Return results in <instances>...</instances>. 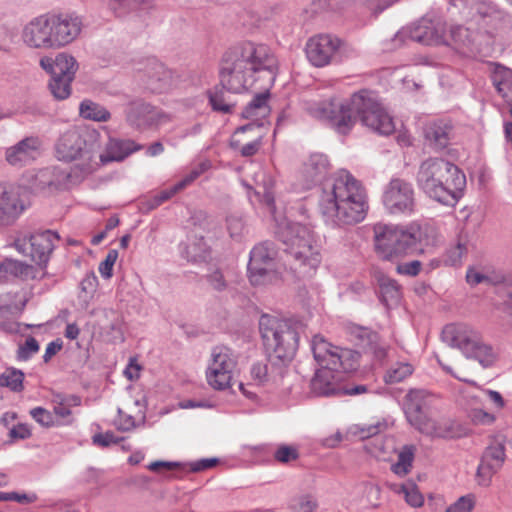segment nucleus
Here are the masks:
<instances>
[{
    "label": "nucleus",
    "instance_id": "obj_1",
    "mask_svg": "<svg viewBox=\"0 0 512 512\" xmlns=\"http://www.w3.org/2000/svg\"><path fill=\"white\" fill-rule=\"evenodd\" d=\"M271 58L267 46L244 42L229 49L223 56L219 71V84L209 90V103L214 111L233 113L236 103L229 93H241L255 85L254 72L262 70L269 82L273 74L269 70Z\"/></svg>",
    "mask_w": 512,
    "mask_h": 512
},
{
    "label": "nucleus",
    "instance_id": "obj_2",
    "mask_svg": "<svg viewBox=\"0 0 512 512\" xmlns=\"http://www.w3.org/2000/svg\"><path fill=\"white\" fill-rule=\"evenodd\" d=\"M308 110L315 118L328 121L341 134H347L357 118L381 135H390L395 131L393 118L380 104L375 93L365 89L348 99L332 98L313 104Z\"/></svg>",
    "mask_w": 512,
    "mask_h": 512
},
{
    "label": "nucleus",
    "instance_id": "obj_3",
    "mask_svg": "<svg viewBox=\"0 0 512 512\" xmlns=\"http://www.w3.org/2000/svg\"><path fill=\"white\" fill-rule=\"evenodd\" d=\"M319 207L328 224L355 225L364 220L368 210L365 188L349 172L340 171L323 184Z\"/></svg>",
    "mask_w": 512,
    "mask_h": 512
},
{
    "label": "nucleus",
    "instance_id": "obj_4",
    "mask_svg": "<svg viewBox=\"0 0 512 512\" xmlns=\"http://www.w3.org/2000/svg\"><path fill=\"white\" fill-rule=\"evenodd\" d=\"M416 183L428 197L444 205H454L466 186V177L452 162L430 157L421 162Z\"/></svg>",
    "mask_w": 512,
    "mask_h": 512
},
{
    "label": "nucleus",
    "instance_id": "obj_5",
    "mask_svg": "<svg viewBox=\"0 0 512 512\" xmlns=\"http://www.w3.org/2000/svg\"><path fill=\"white\" fill-rule=\"evenodd\" d=\"M259 331L268 363L283 377L287 364L298 348L299 334L289 320L263 314L259 319Z\"/></svg>",
    "mask_w": 512,
    "mask_h": 512
},
{
    "label": "nucleus",
    "instance_id": "obj_6",
    "mask_svg": "<svg viewBox=\"0 0 512 512\" xmlns=\"http://www.w3.org/2000/svg\"><path fill=\"white\" fill-rule=\"evenodd\" d=\"M286 262L298 277H310L321 263L319 246L313 232L299 223L287 224L279 234Z\"/></svg>",
    "mask_w": 512,
    "mask_h": 512
},
{
    "label": "nucleus",
    "instance_id": "obj_7",
    "mask_svg": "<svg viewBox=\"0 0 512 512\" xmlns=\"http://www.w3.org/2000/svg\"><path fill=\"white\" fill-rule=\"evenodd\" d=\"M101 149L99 133L81 127L63 132L55 143V154L63 162L79 161L75 170L82 176L93 173L98 167L97 154Z\"/></svg>",
    "mask_w": 512,
    "mask_h": 512
},
{
    "label": "nucleus",
    "instance_id": "obj_8",
    "mask_svg": "<svg viewBox=\"0 0 512 512\" xmlns=\"http://www.w3.org/2000/svg\"><path fill=\"white\" fill-rule=\"evenodd\" d=\"M376 253L383 260L392 261L416 250L422 241L421 226L378 223L373 227Z\"/></svg>",
    "mask_w": 512,
    "mask_h": 512
},
{
    "label": "nucleus",
    "instance_id": "obj_9",
    "mask_svg": "<svg viewBox=\"0 0 512 512\" xmlns=\"http://www.w3.org/2000/svg\"><path fill=\"white\" fill-rule=\"evenodd\" d=\"M442 340L450 347L459 349L467 358L477 360L483 366L493 362V353L481 335L463 324H450L442 331Z\"/></svg>",
    "mask_w": 512,
    "mask_h": 512
},
{
    "label": "nucleus",
    "instance_id": "obj_10",
    "mask_svg": "<svg viewBox=\"0 0 512 512\" xmlns=\"http://www.w3.org/2000/svg\"><path fill=\"white\" fill-rule=\"evenodd\" d=\"M40 65L51 75L49 89L52 95L58 100L68 98L71 93V82L78 69L76 59L72 55L59 53L55 58H42Z\"/></svg>",
    "mask_w": 512,
    "mask_h": 512
},
{
    "label": "nucleus",
    "instance_id": "obj_11",
    "mask_svg": "<svg viewBox=\"0 0 512 512\" xmlns=\"http://www.w3.org/2000/svg\"><path fill=\"white\" fill-rule=\"evenodd\" d=\"M407 38L424 45L448 44L446 24L440 19L423 18L413 26L398 31L391 39V44L386 45L385 50L400 47Z\"/></svg>",
    "mask_w": 512,
    "mask_h": 512
},
{
    "label": "nucleus",
    "instance_id": "obj_12",
    "mask_svg": "<svg viewBox=\"0 0 512 512\" xmlns=\"http://www.w3.org/2000/svg\"><path fill=\"white\" fill-rule=\"evenodd\" d=\"M382 203L392 215H410L416 208L415 190L411 182L395 177L384 187Z\"/></svg>",
    "mask_w": 512,
    "mask_h": 512
},
{
    "label": "nucleus",
    "instance_id": "obj_13",
    "mask_svg": "<svg viewBox=\"0 0 512 512\" xmlns=\"http://www.w3.org/2000/svg\"><path fill=\"white\" fill-rule=\"evenodd\" d=\"M58 240L59 237L55 232L45 230L16 238L14 247L19 253L29 256L39 268L43 269L54 250L55 241Z\"/></svg>",
    "mask_w": 512,
    "mask_h": 512
},
{
    "label": "nucleus",
    "instance_id": "obj_14",
    "mask_svg": "<svg viewBox=\"0 0 512 512\" xmlns=\"http://www.w3.org/2000/svg\"><path fill=\"white\" fill-rule=\"evenodd\" d=\"M312 352L321 367L342 369L343 372H350L357 367L356 354L333 346L320 335H315L312 339Z\"/></svg>",
    "mask_w": 512,
    "mask_h": 512
},
{
    "label": "nucleus",
    "instance_id": "obj_15",
    "mask_svg": "<svg viewBox=\"0 0 512 512\" xmlns=\"http://www.w3.org/2000/svg\"><path fill=\"white\" fill-rule=\"evenodd\" d=\"M236 359L230 348L226 346L214 347L211 352V361L206 371L208 384L216 390H224L230 386Z\"/></svg>",
    "mask_w": 512,
    "mask_h": 512
},
{
    "label": "nucleus",
    "instance_id": "obj_16",
    "mask_svg": "<svg viewBox=\"0 0 512 512\" xmlns=\"http://www.w3.org/2000/svg\"><path fill=\"white\" fill-rule=\"evenodd\" d=\"M276 257L274 244L269 241L259 243L251 250L248 273L253 285H261L271 279L275 271Z\"/></svg>",
    "mask_w": 512,
    "mask_h": 512
},
{
    "label": "nucleus",
    "instance_id": "obj_17",
    "mask_svg": "<svg viewBox=\"0 0 512 512\" xmlns=\"http://www.w3.org/2000/svg\"><path fill=\"white\" fill-rule=\"evenodd\" d=\"M267 55L271 58V65L269 68H264L265 70H269L272 72L273 77L271 82H269L266 78V74L264 71L259 70L254 72L255 84L260 82L259 88L262 89L261 92L257 93L254 98L247 104V106L242 111L241 115L245 119H254L258 117L265 116L268 112V99L270 97V88L272 87L277 71V62L275 56L271 53L270 49L267 47Z\"/></svg>",
    "mask_w": 512,
    "mask_h": 512
},
{
    "label": "nucleus",
    "instance_id": "obj_18",
    "mask_svg": "<svg viewBox=\"0 0 512 512\" xmlns=\"http://www.w3.org/2000/svg\"><path fill=\"white\" fill-rule=\"evenodd\" d=\"M125 115L127 122L136 128L160 125L171 120L167 113L141 100L130 102Z\"/></svg>",
    "mask_w": 512,
    "mask_h": 512
},
{
    "label": "nucleus",
    "instance_id": "obj_19",
    "mask_svg": "<svg viewBox=\"0 0 512 512\" xmlns=\"http://www.w3.org/2000/svg\"><path fill=\"white\" fill-rule=\"evenodd\" d=\"M143 77L146 88L153 93L167 92L178 83V75L155 59L148 60Z\"/></svg>",
    "mask_w": 512,
    "mask_h": 512
},
{
    "label": "nucleus",
    "instance_id": "obj_20",
    "mask_svg": "<svg viewBox=\"0 0 512 512\" xmlns=\"http://www.w3.org/2000/svg\"><path fill=\"white\" fill-rule=\"evenodd\" d=\"M50 24L55 47H62L73 42L81 33L83 22L75 14H50Z\"/></svg>",
    "mask_w": 512,
    "mask_h": 512
},
{
    "label": "nucleus",
    "instance_id": "obj_21",
    "mask_svg": "<svg viewBox=\"0 0 512 512\" xmlns=\"http://www.w3.org/2000/svg\"><path fill=\"white\" fill-rule=\"evenodd\" d=\"M23 40L28 46L34 48H56L50 14L31 20L23 30Z\"/></svg>",
    "mask_w": 512,
    "mask_h": 512
},
{
    "label": "nucleus",
    "instance_id": "obj_22",
    "mask_svg": "<svg viewBox=\"0 0 512 512\" xmlns=\"http://www.w3.org/2000/svg\"><path fill=\"white\" fill-rule=\"evenodd\" d=\"M339 44L340 41L330 35L312 37L306 44L307 57L314 66L323 67L330 63Z\"/></svg>",
    "mask_w": 512,
    "mask_h": 512
},
{
    "label": "nucleus",
    "instance_id": "obj_23",
    "mask_svg": "<svg viewBox=\"0 0 512 512\" xmlns=\"http://www.w3.org/2000/svg\"><path fill=\"white\" fill-rule=\"evenodd\" d=\"M505 457L504 442L494 439L483 452L477 469V475L484 477L483 485L489 484L492 475L502 467Z\"/></svg>",
    "mask_w": 512,
    "mask_h": 512
},
{
    "label": "nucleus",
    "instance_id": "obj_24",
    "mask_svg": "<svg viewBox=\"0 0 512 512\" xmlns=\"http://www.w3.org/2000/svg\"><path fill=\"white\" fill-rule=\"evenodd\" d=\"M39 141L28 137L6 150V160L13 166H24L39 156Z\"/></svg>",
    "mask_w": 512,
    "mask_h": 512
},
{
    "label": "nucleus",
    "instance_id": "obj_25",
    "mask_svg": "<svg viewBox=\"0 0 512 512\" xmlns=\"http://www.w3.org/2000/svg\"><path fill=\"white\" fill-rule=\"evenodd\" d=\"M141 149L142 146L136 144L132 140L111 138L106 144L105 152H98L97 159H99V165H104L113 161L120 162L133 152L139 151Z\"/></svg>",
    "mask_w": 512,
    "mask_h": 512
},
{
    "label": "nucleus",
    "instance_id": "obj_26",
    "mask_svg": "<svg viewBox=\"0 0 512 512\" xmlns=\"http://www.w3.org/2000/svg\"><path fill=\"white\" fill-rule=\"evenodd\" d=\"M427 393L421 389H412L405 396L404 412L409 423L418 429L428 418L423 411Z\"/></svg>",
    "mask_w": 512,
    "mask_h": 512
},
{
    "label": "nucleus",
    "instance_id": "obj_27",
    "mask_svg": "<svg viewBox=\"0 0 512 512\" xmlns=\"http://www.w3.org/2000/svg\"><path fill=\"white\" fill-rule=\"evenodd\" d=\"M25 210V206L12 191L0 186V226L13 224Z\"/></svg>",
    "mask_w": 512,
    "mask_h": 512
},
{
    "label": "nucleus",
    "instance_id": "obj_28",
    "mask_svg": "<svg viewBox=\"0 0 512 512\" xmlns=\"http://www.w3.org/2000/svg\"><path fill=\"white\" fill-rule=\"evenodd\" d=\"M417 430L438 438L453 439L462 436L461 426L451 419L433 420L427 418Z\"/></svg>",
    "mask_w": 512,
    "mask_h": 512
},
{
    "label": "nucleus",
    "instance_id": "obj_29",
    "mask_svg": "<svg viewBox=\"0 0 512 512\" xmlns=\"http://www.w3.org/2000/svg\"><path fill=\"white\" fill-rule=\"evenodd\" d=\"M329 170V162L323 154H312L304 163L302 176L305 179L306 188L321 182L327 175Z\"/></svg>",
    "mask_w": 512,
    "mask_h": 512
},
{
    "label": "nucleus",
    "instance_id": "obj_30",
    "mask_svg": "<svg viewBox=\"0 0 512 512\" xmlns=\"http://www.w3.org/2000/svg\"><path fill=\"white\" fill-rule=\"evenodd\" d=\"M342 369H332L321 367L318 369L311 380V390L317 396L338 395L339 385L335 380L334 372Z\"/></svg>",
    "mask_w": 512,
    "mask_h": 512
},
{
    "label": "nucleus",
    "instance_id": "obj_31",
    "mask_svg": "<svg viewBox=\"0 0 512 512\" xmlns=\"http://www.w3.org/2000/svg\"><path fill=\"white\" fill-rule=\"evenodd\" d=\"M376 280L380 301L387 309L397 307L402 298L401 287L397 281L381 273L376 276Z\"/></svg>",
    "mask_w": 512,
    "mask_h": 512
},
{
    "label": "nucleus",
    "instance_id": "obj_32",
    "mask_svg": "<svg viewBox=\"0 0 512 512\" xmlns=\"http://www.w3.org/2000/svg\"><path fill=\"white\" fill-rule=\"evenodd\" d=\"M451 132V125L443 121L432 122L424 129L425 139L435 149H443L448 145Z\"/></svg>",
    "mask_w": 512,
    "mask_h": 512
},
{
    "label": "nucleus",
    "instance_id": "obj_33",
    "mask_svg": "<svg viewBox=\"0 0 512 512\" xmlns=\"http://www.w3.org/2000/svg\"><path fill=\"white\" fill-rule=\"evenodd\" d=\"M70 175L59 168H46L36 175L37 187L40 189H62Z\"/></svg>",
    "mask_w": 512,
    "mask_h": 512
},
{
    "label": "nucleus",
    "instance_id": "obj_34",
    "mask_svg": "<svg viewBox=\"0 0 512 512\" xmlns=\"http://www.w3.org/2000/svg\"><path fill=\"white\" fill-rule=\"evenodd\" d=\"M0 272H3L23 280L36 279L38 268L15 259H5L0 263Z\"/></svg>",
    "mask_w": 512,
    "mask_h": 512
},
{
    "label": "nucleus",
    "instance_id": "obj_35",
    "mask_svg": "<svg viewBox=\"0 0 512 512\" xmlns=\"http://www.w3.org/2000/svg\"><path fill=\"white\" fill-rule=\"evenodd\" d=\"M80 116L84 119L106 122L110 119V112L102 105L91 100H83L79 107Z\"/></svg>",
    "mask_w": 512,
    "mask_h": 512
},
{
    "label": "nucleus",
    "instance_id": "obj_36",
    "mask_svg": "<svg viewBox=\"0 0 512 512\" xmlns=\"http://www.w3.org/2000/svg\"><path fill=\"white\" fill-rule=\"evenodd\" d=\"M182 256L189 262L198 263L209 257V250L202 238H195L184 246Z\"/></svg>",
    "mask_w": 512,
    "mask_h": 512
},
{
    "label": "nucleus",
    "instance_id": "obj_37",
    "mask_svg": "<svg viewBox=\"0 0 512 512\" xmlns=\"http://www.w3.org/2000/svg\"><path fill=\"white\" fill-rule=\"evenodd\" d=\"M413 460V446H404L398 453L397 461L392 464L391 471L399 477H404L411 471Z\"/></svg>",
    "mask_w": 512,
    "mask_h": 512
},
{
    "label": "nucleus",
    "instance_id": "obj_38",
    "mask_svg": "<svg viewBox=\"0 0 512 512\" xmlns=\"http://www.w3.org/2000/svg\"><path fill=\"white\" fill-rule=\"evenodd\" d=\"M106 318L109 323L104 326V329L110 336L112 342H123L124 341V328H123V317L114 310L105 312Z\"/></svg>",
    "mask_w": 512,
    "mask_h": 512
},
{
    "label": "nucleus",
    "instance_id": "obj_39",
    "mask_svg": "<svg viewBox=\"0 0 512 512\" xmlns=\"http://www.w3.org/2000/svg\"><path fill=\"white\" fill-rule=\"evenodd\" d=\"M24 373L14 367L7 368L0 375V386L10 389L12 392H22L24 390Z\"/></svg>",
    "mask_w": 512,
    "mask_h": 512
},
{
    "label": "nucleus",
    "instance_id": "obj_40",
    "mask_svg": "<svg viewBox=\"0 0 512 512\" xmlns=\"http://www.w3.org/2000/svg\"><path fill=\"white\" fill-rule=\"evenodd\" d=\"M413 370L414 369L410 363H396L387 370L384 380L387 384L399 383L411 376Z\"/></svg>",
    "mask_w": 512,
    "mask_h": 512
},
{
    "label": "nucleus",
    "instance_id": "obj_41",
    "mask_svg": "<svg viewBox=\"0 0 512 512\" xmlns=\"http://www.w3.org/2000/svg\"><path fill=\"white\" fill-rule=\"evenodd\" d=\"M149 0H109L110 10L118 17H124Z\"/></svg>",
    "mask_w": 512,
    "mask_h": 512
},
{
    "label": "nucleus",
    "instance_id": "obj_42",
    "mask_svg": "<svg viewBox=\"0 0 512 512\" xmlns=\"http://www.w3.org/2000/svg\"><path fill=\"white\" fill-rule=\"evenodd\" d=\"M476 33L469 28L458 25L450 28V37L452 41L462 47H469L476 39Z\"/></svg>",
    "mask_w": 512,
    "mask_h": 512
},
{
    "label": "nucleus",
    "instance_id": "obj_43",
    "mask_svg": "<svg viewBox=\"0 0 512 512\" xmlns=\"http://www.w3.org/2000/svg\"><path fill=\"white\" fill-rule=\"evenodd\" d=\"M271 368H272V370L269 373L268 365L267 364H263V363H260V362L253 364L252 367H251V370H250L252 380L257 385H263L264 383H266L269 380V377H272V378L279 377V378H281L277 374L276 368L273 367V366H271Z\"/></svg>",
    "mask_w": 512,
    "mask_h": 512
},
{
    "label": "nucleus",
    "instance_id": "obj_44",
    "mask_svg": "<svg viewBox=\"0 0 512 512\" xmlns=\"http://www.w3.org/2000/svg\"><path fill=\"white\" fill-rule=\"evenodd\" d=\"M31 417L42 427L49 428L53 426H57L60 424H64V422L59 421L52 412L48 411L42 407H35L30 410Z\"/></svg>",
    "mask_w": 512,
    "mask_h": 512
},
{
    "label": "nucleus",
    "instance_id": "obj_45",
    "mask_svg": "<svg viewBox=\"0 0 512 512\" xmlns=\"http://www.w3.org/2000/svg\"><path fill=\"white\" fill-rule=\"evenodd\" d=\"M393 488L396 492L404 493L406 502L412 507H421L423 505L424 498L414 484L394 485Z\"/></svg>",
    "mask_w": 512,
    "mask_h": 512
},
{
    "label": "nucleus",
    "instance_id": "obj_46",
    "mask_svg": "<svg viewBox=\"0 0 512 512\" xmlns=\"http://www.w3.org/2000/svg\"><path fill=\"white\" fill-rule=\"evenodd\" d=\"M318 507L316 498L311 494H303L292 500L291 509L294 512H315Z\"/></svg>",
    "mask_w": 512,
    "mask_h": 512
},
{
    "label": "nucleus",
    "instance_id": "obj_47",
    "mask_svg": "<svg viewBox=\"0 0 512 512\" xmlns=\"http://www.w3.org/2000/svg\"><path fill=\"white\" fill-rule=\"evenodd\" d=\"M475 505L476 497L474 494L470 493L459 497L445 512H472Z\"/></svg>",
    "mask_w": 512,
    "mask_h": 512
},
{
    "label": "nucleus",
    "instance_id": "obj_48",
    "mask_svg": "<svg viewBox=\"0 0 512 512\" xmlns=\"http://www.w3.org/2000/svg\"><path fill=\"white\" fill-rule=\"evenodd\" d=\"M351 335L355 336L363 347L373 345L379 340V336L376 332L366 327L353 326L351 328Z\"/></svg>",
    "mask_w": 512,
    "mask_h": 512
},
{
    "label": "nucleus",
    "instance_id": "obj_49",
    "mask_svg": "<svg viewBox=\"0 0 512 512\" xmlns=\"http://www.w3.org/2000/svg\"><path fill=\"white\" fill-rule=\"evenodd\" d=\"M473 13L474 19H476L477 17H492L500 14V9L497 4L491 1L477 0Z\"/></svg>",
    "mask_w": 512,
    "mask_h": 512
},
{
    "label": "nucleus",
    "instance_id": "obj_50",
    "mask_svg": "<svg viewBox=\"0 0 512 512\" xmlns=\"http://www.w3.org/2000/svg\"><path fill=\"white\" fill-rule=\"evenodd\" d=\"M273 456L277 462L286 464L297 460L299 458V452L296 447L282 444L277 447Z\"/></svg>",
    "mask_w": 512,
    "mask_h": 512
},
{
    "label": "nucleus",
    "instance_id": "obj_51",
    "mask_svg": "<svg viewBox=\"0 0 512 512\" xmlns=\"http://www.w3.org/2000/svg\"><path fill=\"white\" fill-rule=\"evenodd\" d=\"M39 351V343L38 341L30 336L28 337L24 344L19 345L17 350V360L18 361H27L32 355Z\"/></svg>",
    "mask_w": 512,
    "mask_h": 512
},
{
    "label": "nucleus",
    "instance_id": "obj_52",
    "mask_svg": "<svg viewBox=\"0 0 512 512\" xmlns=\"http://www.w3.org/2000/svg\"><path fill=\"white\" fill-rule=\"evenodd\" d=\"M477 0H450L449 4L459 15L467 20H474V8Z\"/></svg>",
    "mask_w": 512,
    "mask_h": 512
},
{
    "label": "nucleus",
    "instance_id": "obj_53",
    "mask_svg": "<svg viewBox=\"0 0 512 512\" xmlns=\"http://www.w3.org/2000/svg\"><path fill=\"white\" fill-rule=\"evenodd\" d=\"M469 417L475 425H491L496 421L494 414L479 408L471 409Z\"/></svg>",
    "mask_w": 512,
    "mask_h": 512
},
{
    "label": "nucleus",
    "instance_id": "obj_54",
    "mask_svg": "<svg viewBox=\"0 0 512 512\" xmlns=\"http://www.w3.org/2000/svg\"><path fill=\"white\" fill-rule=\"evenodd\" d=\"M37 500L35 494H26L18 492H0V501H16L20 504H30Z\"/></svg>",
    "mask_w": 512,
    "mask_h": 512
},
{
    "label": "nucleus",
    "instance_id": "obj_55",
    "mask_svg": "<svg viewBox=\"0 0 512 512\" xmlns=\"http://www.w3.org/2000/svg\"><path fill=\"white\" fill-rule=\"evenodd\" d=\"M118 258V251L112 249L106 255L104 261H102L99 265V272L101 276L105 279H109L112 276L113 266Z\"/></svg>",
    "mask_w": 512,
    "mask_h": 512
},
{
    "label": "nucleus",
    "instance_id": "obj_56",
    "mask_svg": "<svg viewBox=\"0 0 512 512\" xmlns=\"http://www.w3.org/2000/svg\"><path fill=\"white\" fill-rule=\"evenodd\" d=\"M208 284L216 291H224L228 284L225 277L220 269H215L211 273L205 276Z\"/></svg>",
    "mask_w": 512,
    "mask_h": 512
},
{
    "label": "nucleus",
    "instance_id": "obj_57",
    "mask_svg": "<svg viewBox=\"0 0 512 512\" xmlns=\"http://www.w3.org/2000/svg\"><path fill=\"white\" fill-rule=\"evenodd\" d=\"M119 431H130L136 427L135 419L133 416L125 413L122 409L118 408V417L114 422Z\"/></svg>",
    "mask_w": 512,
    "mask_h": 512
},
{
    "label": "nucleus",
    "instance_id": "obj_58",
    "mask_svg": "<svg viewBox=\"0 0 512 512\" xmlns=\"http://www.w3.org/2000/svg\"><path fill=\"white\" fill-rule=\"evenodd\" d=\"M121 440H123V438L116 437L112 431L98 433L92 437V443L100 447H109L112 444H117Z\"/></svg>",
    "mask_w": 512,
    "mask_h": 512
},
{
    "label": "nucleus",
    "instance_id": "obj_59",
    "mask_svg": "<svg viewBox=\"0 0 512 512\" xmlns=\"http://www.w3.org/2000/svg\"><path fill=\"white\" fill-rule=\"evenodd\" d=\"M467 253V247L462 244L458 243L457 246L454 248H451L447 252V258L446 263L451 266H457L461 263L462 257Z\"/></svg>",
    "mask_w": 512,
    "mask_h": 512
},
{
    "label": "nucleus",
    "instance_id": "obj_60",
    "mask_svg": "<svg viewBox=\"0 0 512 512\" xmlns=\"http://www.w3.org/2000/svg\"><path fill=\"white\" fill-rule=\"evenodd\" d=\"M421 268L422 263L418 260H413L410 262L398 264L396 267V271L402 275L415 277L420 273Z\"/></svg>",
    "mask_w": 512,
    "mask_h": 512
},
{
    "label": "nucleus",
    "instance_id": "obj_61",
    "mask_svg": "<svg viewBox=\"0 0 512 512\" xmlns=\"http://www.w3.org/2000/svg\"><path fill=\"white\" fill-rule=\"evenodd\" d=\"M370 390V387L365 384H347L345 386H339L338 395H349L356 396L360 394H365Z\"/></svg>",
    "mask_w": 512,
    "mask_h": 512
},
{
    "label": "nucleus",
    "instance_id": "obj_62",
    "mask_svg": "<svg viewBox=\"0 0 512 512\" xmlns=\"http://www.w3.org/2000/svg\"><path fill=\"white\" fill-rule=\"evenodd\" d=\"M227 229L231 237H238L244 229V222L241 217L231 215L227 218Z\"/></svg>",
    "mask_w": 512,
    "mask_h": 512
},
{
    "label": "nucleus",
    "instance_id": "obj_63",
    "mask_svg": "<svg viewBox=\"0 0 512 512\" xmlns=\"http://www.w3.org/2000/svg\"><path fill=\"white\" fill-rule=\"evenodd\" d=\"M98 286V279L94 273L87 274L80 283L82 293L92 295Z\"/></svg>",
    "mask_w": 512,
    "mask_h": 512
},
{
    "label": "nucleus",
    "instance_id": "obj_64",
    "mask_svg": "<svg viewBox=\"0 0 512 512\" xmlns=\"http://www.w3.org/2000/svg\"><path fill=\"white\" fill-rule=\"evenodd\" d=\"M9 436L14 440H24L31 436V430L26 424L13 426L9 431Z\"/></svg>",
    "mask_w": 512,
    "mask_h": 512
}]
</instances>
